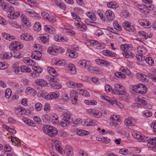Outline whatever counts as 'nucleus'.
Segmentation results:
<instances>
[{"mask_svg": "<svg viewBox=\"0 0 156 156\" xmlns=\"http://www.w3.org/2000/svg\"><path fill=\"white\" fill-rule=\"evenodd\" d=\"M43 131L47 135L51 136H54L57 134L56 128L49 125L44 126L43 128Z\"/></svg>", "mask_w": 156, "mask_h": 156, "instance_id": "f257e3e1", "label": "nucleus"}, {"mask_svg": "<svg viewBox=\"0 0 156 156\" xmlns=\"http://www.w3.org/2000/svg\"><path fill=\"white\" fill-rule=\"evenodd\" d=\"M133 90L135 92L141 94H144L147 91V88L144 84L139 83L133 87Z\"/></svg>", "mask_w": 156, "mask_h": 156, "instance_id": "f03ea898", "label": "nucleus"}, {"mask_svg": "<svg viewBox=\"0 0 156 156\" xmlns=\"http://www.w3.org/2000/svg\"><path fill=\"white\" fill-rule=\"evenodd\" d=\"M115 93L117 94L122 95H125L126 93V90L125 87L119 83L115 85Z\"/></svg>", "mask_w": 156, "mask_h": 156, "instance_id": "7ed1b4c3", "label": "nucleus"}, {"mask_svg": "<svg viewBox=\"0 0 156 156\" xmlns=\"http://www.w3.org/2000/svg\"><path fill=\"white\" fill-rule=\"evenodd\" d=\"M59 96V93L58 91L50 93L45 95L44 98L47 100H50L52 99H56Z\"/></svg>", "mask_w": 156, "mask_h": 156, "instance_id": "20e7f679", "label": "nucleus"}, {"mask_svg": "<svg viewBox=\"0 0 156 156\" xmlns=\"http://www.w3.org/2000/svg\"><path fill=\"white\" fill-rule=\"evenodd\" d=\"M70 97L71 101L73 104H77L78 94L77 92L74 90L71 91L70 94Z\"/></svg>", "mask_w": 156, "mask_h": 156, "instance_id": "39448f33", "label": "nucleus"}, {"mask_svg": "<svg viewBox=\"0 0 156 156\" xmlns=\"http://www.w3.org/2000/svg\"><path fill=\"white\" fill-rule=\"evenodd\" d=\"M2 8L5 11L8 12H13L14 10V9L13 6L10 5L7 3L3 2Z\"/></svg>", "mask_w": 156, "mask_h": 156, "instance_id": "423d86ee", "label": "nucleus"}, {"mask_svg": "<svg viewBox=\"0 0 156 156\" xmlns=\"http://www.w3.org/2000/svg\"><path fill=\"white\" fill-rule=\"evenodd\" d=\"M123 27L126 30L129 31H133L135 30V28L131 23L128 22H124L123 23Z\"/></svg>", "mask_w": 156, "mask_h": 156, "instance_id": "0eeeda50", "label": "nucleus"}, {"mask_svg": "<svg viewBox=\"0 0 156 156\" xmlns=\"http://www.w3.org/2000/svg\"><path fill=\"white\" fill-rule=\"evenodd\" d=\"M124 122L127 126H133L135 125L136 121L134 118L129 117L126 119Z\"/></svg>", "mask_w": 156, "mask_h": 156, "instance_id": "6e6552de", "label": "nucleus"}, {"mask_svg": "<svg viewBox=\"0 0 156 156\" xmlns=\"http://www.w3.org/2000/svg\"><path fill=\"white\" fill-rule=\"evenodd\" d=\"M119 116L113 115L111 116L110 118L111 126H115L118 124V122H120V120L119 119Z\"/></svg>", "mask_w": 156, "mask_h": 156, "instance_id": "1a4fd4ad", "label": "nucleus"}, {"mask_svg": "<svg viewBox=\"0 0 156 156\" xmlns=\"http://www.w3.org/2000/svg\"><path fill=\"white\" fill-rule=\"evenodd\" d=\"M147 142V146L149 148H152L156 146V137L150 138L148 140L146 139Z\"/></svg>", "mask_w": 156, "mask_h": 156, "instance_id": "9d476101", "label": "nucleus"}, {"mask_svg": "<svg viewBox=\"0 0 156 156\" xmlns=\"http://www.w3.org/2000/svg\"><path fill=\"white\" fill-rule=\"evenodd\" d=\"M42 55L41 52L38 51L33 52L31 54L32 58L36 60H40L42 58Z\"/></svg>", "mask_w": 156, "mask_h": 156, "instance_id": "9b49d317", "label": "nucleus"}, {"mask_svg": "<svg viewBox=\"0 0 156 156\" xmlns=\"http://www.w3.org/2000/svg\"><path fill=\"white\" fill-rule=\"evenodd\" d=\"M36 83L41 87H45L48 85L47 82L43 79H37L35 81Z\"/></svg>", "mask_w": 156, "mask_h": 156, "instance_id": "f8f14e48", "label": "nucleus"}, {"mask_svg": "<svg viewBox=\"0 0 156 156\" xmlns=\"http://www.w3.org/2000/svg\"><path fill=\"white\" fill-rule=\"evenodd\" d=\"M105 15L107 19L109 21H112L114 18L115 15L112 11L110 9L106 10Z\"/></svg>", "mask_w": 156, "mask_h": 156, "instance_id": "ddd939ff", "label": "nucleus"}, {"mask_svg": "<svg viewBox=\"0 0 156 156\" xmlns=\"http://www.w3.org/2000/svg\"><path fill=\"white\" fill-rule=\"evenodd\" d=\"M58 49L55 46L51 47L48 49L47 51L48 53L51 55H55L58 54Z\"/></svg>", "mask_w": 156, "mask_h": 156, "instance_id": "4468645a", "label": "nucleus"}, {"mask_svg": "<svg viewBox=\"0 0 156 156\" xmlns=\"http://www.w3.org/2000/svg\"><path fill=\"white\" fill-rule=\"evenodd\" d=\"M67 84L70 87L75 88L76 87H83V85L76 83L73 81H68L67 82Z\"/></svg>", "mask_w": 156, "mask_h": 156, "instance_id": "2eb2a0df", "label": "nucleus"}, {"mask_svg": "<svg viewBox=\"0 0 156 156\" xmlns=\"http://www.w3.org/2000/svg\"><path fill=\"white\" fill-rule=\"evenodd\" d=\"M133 136L134 138H136L138 140H141L142 142H145V136L142 134L139 133H135L133 134Z\"/></svg>", "mask_w": 156, "mask_h": 156, "instance_id": "dca6fc26", "label": "nucleus"}, {"mask_svg": "<svg viewBox=\"0 0 156 156\" xmlns=\"http://www.w3.org/2000/svg\"><path fill=\"white\" fill-rule=\"evenodd\" d=\"M20 37L21 40L26 41H30L32 39V36L29 33H23L20 35Z\"/></svg>", "mask_w": 156, "mask_h": 156, "instance_id": "f3484780", "label": "nucleus"}, {"mask_svg": "<svg viewBox=\"0 0 156 156\" xmlns=\"http://www.w3.org/2000/svg\"><path fill=\"white\" fill-rule=\"evenodd\" d=\"M102 53L103 55L107 56L116 57L117 56L115 53L109 50H103L102 51Z\"/></svg>", "mask_w": 156, "mask_h": 156, "instance_id": "a211bd4d", "label": "nucleus"}, {"mask_svg": "<svg viewBox=\"0 0 156 156\" xmlns=\"http://www.w3.org/2000/svg\"><path fill=\"white\" fill-rule=\"evenodd\" d=\"M23 62L27 65L31 66H34L35 65L34 61L29 58H25L23 59Z\"/></svg>", "mask_w": 156, "mask_h": 156, "instance_id": "6ab92c4d", "label": "nucleus"}, {"mask_svg": "<svg viewBox=\"0 0 156 156\" xmlns=\"http://www.w3.org/2000/svg\"><path fill=\"white\" fill-rule=\"evenodd\" d=\"M11 12L7 16L11 19H16L18 16H20V12L19 11H16L15 12Z\"/></svg>", "mask_w": 156, "mask_h": 156, "instance_id": "aec40b11", "label": "nucleus"}, {"mask_svg": "<svg viewBox=\"0 0 156 156\" xmlns=\"http://www.w3.org/2000/svg\"><path fill=\"white\" fill-rule=\"evenodd\" d=\"M52 141L53 143H54V144L55 145L56 149L58 151L62 154H64L65 153V151H62V148L59 145V141L58 140H53Z\"/></svg>", "mask_w": 156, "mask_h": 156, "instance_id": "412c9836", "label": "nucleus"}, {"mask_svg": "<svg viewBox=\"0 0 156 156\" xmlns=\"http://www.w3.org/2000/svg\"><path fill=\"white\" fill-rule=\"evenodd\" d=\"M66 54L67 56L72 58H75L77 56V54L76 51L71 50H68Z\"/></svg>", "mask_w": 156, "mask_h": 156, "instance_id": "4be33fe9", "label": "nucleus"}, {"mask_svg": "<svg viewBox=\"0 0 156 156\" xmlns=\"http://www.w3.org/2000/svg\"><path fill=\"white\" fill-rule=\"evenodd\" d=\"M90 69L89 72L91 73H102V69L96 67L92 66V67L90 68Z\"/></svg>", "mask_w": 156, "mask_h": 156, "instance_id": "5701e85b", "label": "nucleus"}, {"mask_svg": "<svg viewBox=\"0 0 156 156\" xmlns=\"http://www.w3.org/2000/svg\"><path fill=\"white\" fill-rule=\"evenodd\" d=\"M44 29L46 31L51 34H54L55 32V30L54 28L48 25L44 26Z\"/></svg>", "mask_w": 156, "mask_h": 156, "instance_id": "b1692460", "label": "nucleus"}, {"mask_svg": "<svg viewBox=\"0 0 156 156\" xmlns=\"http://www.w3.org/2000/svg\"><path fill=\"white\" fill-rule=\"evenodd\" d=\"M92 113V115L95 118H99L102 115V113L97 109H93Z\"/></svg>", "mask_w": 156, "mask_h": 156, "instance_id": "393cba45", "label": "nucleus"}, {"mask_svg": "<svg viewBox=\"0 0 156 156\" xmlns=\"http://www.w3.org/2000/svg\"><path fill=\"white\" fill-rule=\"evenodd\" d=\"M120 48L122 51H126L130 50L132 49V46L131 45L128 44H122L120 46Z\"/></svg>", "mask_w": 156, "mask_h": 156, "instance_id": "a878e982", "label": "nucleus"}, {"mask_svg": "<svg viewBox=\"0 0 156 156\" xmlns=\"http://www.w3.org/2000/svg\"><path fill=\"white\" fill-rule=\"evenodd\" d=\"M67 69L72 74H75L76 73L75 67L73 64H69L67 66Z\"/></svg>", "mask_w": 156, "mask_h": 156, "instance_id": "bb28decb", "label": "nucleus"}, {"mask_svg": "<svg viewBox=\"0 0 156 156\" xmlns=\"http://www.w3.org/2000/svg\"><path fill=\"white\" fill-rule=\"evenodd\" d=\"M2 35L4 39L9 41L14 40L15 38V37L14 36H11L7 33H3L2 34Z\"/></svg>", "mask_w": 156, "mask_h": 156, "instance_id": "cd10ccee", "label": "nucleus"}, {"mask_svg": "<svg viewBox=\"0 0 156 156\" xmlns=\"http://www.w3.org/2000/svg\"><path fill=\"white\" fill-rule=\"evenodd\" d=\"M55 4L58 6L60 8L65 9L66 6L65 4L62 2L61 0H54Z\"/></svg>", "mask_w": 156, "mask_h": 156, "instance_id": "c85d7f7f", "label": "nucleus"}, {"mask_svg": "<svg viewBox=\"0 0 156 156\" xmlns=\"http://www.w3.org/2000/svg\"><path fill=\"white\" fill-rule=\"evenodd\" d=\"M55 75H48L47 76V78L48 80L51 82H58L59 80L55 77Z\"/></svg>", "mask_w": 156, "mask_h": 156, "instance_id": "c756f323", "label": "nucleus"}, {"mask_svg": "<svg viewBox=\"0 0 156 156\" xmlns=\"http://www.w3.org/2000/svg\"><path fill=\"white\" fill-rule=\"evenodd\" d=\"M122 55L124 57L126 58H132L134 57V55L132 53L129 52H127L126 51H123L122 52Z\"/></svg>", "mask_w": 156, "mask_h": 156, "instance_id": "7c9ffc66", "label": "nucleus"}, {"mask_svg": "<svg viewBox=\"0 0 156 156\" xmlns=\"http://www.w3.org/2000/svg\"><path fill=\"white\" fill-rule=\"evenodd\" d=\"M63 119L71 122V120L70 114L69 112H66L63 114Z\"/></svg>", "mask_w": 156, "mask_h": 156, "instance_id": "2f4dec72", "label": "nucleus"}, {"mask_svg": "<svg viewBox=\"0 0 156 156\" xmlns=\"http://www.w3.org/2000/svg\"><path fill=\"white\" fill-rule=\"evenodd\" d=\"M77 134L80 136H84L88 135L90 133L88 131H86L83 129L78 130L76 133Z\"/></svg>", "mask_w": 156, "mask_h": 156, "instance_id": "473e14b6", "label": "nucleus"}, {"mask_svg": "<svg viewBox=\"0 0 156 156\" xmlns=\"http://www.w3.org/2000/svg\"><path fill=\"white\" fill-rule=\"evenodd\" d=\"M47 69L48 73L50 74V75H55V76H57L58 75L57 72L52 67H48Z\"/></svg>", "mask_w": 156, "mask_h": 156, "instance_id": "72a5a7b5", "label": "nucleus"}, {"mask_svg": "<svg viewBox=\"0 0 156 156\" xmlns=\"http://www.w3.org/2000/svg\"><path fill=\"white\" fill-rule=\"evenodd\" d=\"M136 77L137 78L140 80H147V76L146 75L143 74L142 73H137L136 74Z\"/></svg>", "mask_w": 156, "mask_h": 156, "instance_id": "f704fd0d", "label": "nucleus"}, {"mask_svg": "<svg viewBox=\"0 0 156 156\" xmlns=\"http://www.w3.org/2000/svg\"><path fill=\"white\" fill-rule=\"evenodd\" d=\"M136 101L137 104L140 105H146L147 104V102L146 101L140 98H136Z\"/></svg>", "mask_w": 156, "mask_h": 156, "instance_id": "c9c22d12", "label": "nucleus"}, {"mask_svg": "<svg viewBox=\"0 0 156 156\" xmlns=\"http://www.w3.org/2000/svg\"><path fill=\"white\" fill-rule=\"evenodd\" d=\"M108 7L112 8H116L118 7L119 5L116 2H111L107 4Z\"/></svg>", "mask_w": 156, "mask_h": 156, "instance_id": "e433bc0d", "label": "nucleus"}, {"mask_svg": "<svg viewBox=\"0 0 156 156\" xmlns=\"http://www.w3.org/2000/svg\"><path fill=\"white\" fill-rule=\"evenodd\" d=\"M21 72L24 73H29L31 72L30 69L26 66H22L20 68Z\"/></svg>", "mask_w": 156, "mask_h": 156, "instance_id": "4c0bfd02", "label": "nucleus"}, {"mask_svg": "<svg viewBox=\"0 0 156 156\" xmlns=\"http://www.w3.org/2000/svg\"><path fill=\"white\" fill-rule=\"evenodd\" d=\"M27 14L29 15L32 17L36 16L37 15V13L31 9H27L26 11Z\"/></svg>", "mask_w": 156, "mask_h": 156, "instance_id": "58836bf2", "label": "nucleus"}, {"mask_svg": "<svg viewBox=\"0 0 156 156\" xmlns=\"http://www.w3.org/2000/svg\"><path fill=\"white\" fill-rule=\"evenodd\" d=\"M78 90L80 91V94L83 96L87 97L89 96L90 95L89 93L86 90L80 89Z\"/></svg>", "mask_w": 156, "mask_h": 156, "instance_id": "ea45409f", "label": "nucleus"}, {"mask_svg": "<svg viewBox=\"0 0 156 156\" xmlns=\"http://www.w3.org/2000/svg\"><path fill=\"white\" fill-rule=\"evenodd\" d=\"M66 151L68 156H72L73 151L72 148L70 146H68L66 147Z\"/></svg>", "mask_w": 156, "mask_h": 156, "instance_id": "a19ab883", "label": "nucleus"}, {"mask_svg": "<svg viewBox=\"0 0 156 156\" xmlns=\"http://www.w3.org/2000/svg\"><path fill=\"white\" fill-rule=\"evenodd\" d=\"M87 16L92 20L93 21H95L96 20V17L94 14L90 12H87L86 13Z\"/></svg>", "mask_w": 156, "mask_h": 156, "instance_id": "79ce46f5", "label": "nucleus"}, {"mask_svg": "<svg viewBox=\"0 0 156 156\" xmlns=\"http://www.w3.org/2000/svg\"><path fill=\"white\" fill-rule=\"evenodd\" d=\"M24 108L23 107H19L16 109L15 112L16 114L22 115L24 112Z\"/></svg>", "mask_w": 156, "mask_h": 156, "instance_id": "37998d69", "label": "nucleus"}, {"mask_svg": "<svg viewBox=\"0 0 156 156\" xmlns=\"http://www.w3.org/2000/svg\"><path fill=\"white\" fill-rule=\"evenodd\" d=\"M71 122L67 120H66L64 119H63L61 121V125L63 127H66L69 126Z\"/></svg>", "mask_w": 156, "mask_h": 156, "instance_id": "c03bdc74", "label": "nucleus"}, {"mask_svg": "<svg viewBox=\"0 0 156 156\" xmlns=\"http://www.w3.org/2000/svg\"><path fill=\"white\" fill-rule=\"evenodd\" d=\"M145 61L150 66H153L154 64V60L151 57H147Z\"/></svg>", "mask_w": 156, "mask_h": 156, "instance_id": "a18cd8bd", "label": "nucleus"}, {"mask_svg": "<svg viewBox=\"0 0 156 156\" xmlns=\"http://www.w3.org/2000/svg\"><path fill=\"white\" fill-rule=\"evenodd\" d=\"M115 76L117 77L121 78H125L126 77V75L121 72H116L115 73Z\"/></svg>", "mask_w": 156, "mask_h": 156, "instance_id": "49530a36", "label": "nucleus"}, {"mask_svg": "<svg viewBox=\"0 0 156 156\" xmlns=\"http://www.w3.org/2000/svg\"><path fill=\"white\" fill-rule=\"evenodd\" d=\"M91 64L90 62L89 61H87L86 60L85 63H84V67L85 68H87L88 71L89 72V70L90 69L91 67H92Z\"/></svg>", "mask_w": 156, "mask_h": 156, "instance_id": "de8ad7c7", "label": "nucleus"}, {"mask_svg": "<svg viewBox=\"0 0 156 156\" xmlns=\"http://www.w3.org/2000/svg\"><path fill=\"white\" fill-rule=\"evenodd\" d=\"M41 29V23L38 22H36L35 24L34 30L37 31H40Z\"/></svg>", "mask_w": 156, "mask_h": 156, "instance_id": "09e8293b", "label": "nucleus"}, {"mask_svg": "<svg viewBox=\"0 0 156 156\" xmlns=\"http://www.w3.org/2000/svg\"><path fill=\"white\" fill-rule=\"evenodd\" d=\"M16 46L15 45V41H13L11 42L10 45H9V48L11 50L15 51L16 50Z\"/></svg>", "mask_w": 156, "mask_h": 156, "instance_id": "8fccbe9b", "label": "nucleus"}, {"mask_svg": "<svg viewBox=\"0 0 156 156\" xmlns=\"http://www.w3.org/2000/svg\"><path fill=\"white\" fill-rule=\"evenodd\" d=\"M12 93L11 90L9 88L6 90L5 92V97L7 98H9L10 96Z\"/></svg>", "mask_w": 156, "mask_h": 156, "instance_id": "3c124183", "label": "nucleus"}, {"mask_svg": "<svg viewBox=\"0 0 156 156\" xmlns=\"http://www.w3.org/2000/svg\"><path fill=\"white\" fill-rule=\"evenodd\" d=\"M138 34L140 36H143L145 39H146L149 37L148 34L144 31H139Z\"/></svg>", "mask_w": 156, "mask_h": 156, "instance_id": "603ef678", "label": "nucleus"}, {"mask_svg": "<svg viewBox=\"0 0 156 156\" xmlns=\"http://www.w3.org/2000/svg\"><path fill=\"white\" fill-rule=\"evenodd\" d=\"M95 34L96 36L99 37L104 35V33L101 29H98L95 31Z\"/></svg>", "mask_w": 156, "mask_h": 156, "instance_id": "864d4df0", "label": "nucleus"}, {"mask_svg": "<svg viewBox=\"0 0 156 156\" xmlns=\"http://www.w3.org/2000/svg\"><path fill=\"white\" fill-rule=\"evenodd\" d=\"M33 69L34 70V72L36 73H37V74L39 75L40 73L42 72V69L41 68H40L38 67L34 66L33 68Z\"/></svg>", "mask_w": 156, "mask_h": 156, "instance_id": "5fc2aeb1", "label": "nucleus"}, {"mask_svg": "<svg viewBox=\"0 0 156 156\" xmlns=\"http://www.w3.org/2000/svg\"><path fill=\"white\" fill-rule=\"evenodd\" d=\"M21 19L23 22L26 25H29V21L27 19L26 17L23 15H22L21 16Z\"/></svg>", "mask_w": 156, "mask_h": 156, "instance_id": "6e6d98bb", "label": "nucleus"}, {"mask_svg": "<svg viewBox=\"0 0 156 156\" xmlns=\"http://www.w3.org/2000/svg\"><path fill=\"white\" fill-rule=\"evenodd\" d=\"M15 42V45L16 46V51L22 48L23 47V45L21 43L19 42Z\"/></svg>", "mask_w": 156, "mask_h": 156, "instance_id": "4d7b16f0", "label": "nucleus"}, {"mask_svg": "<svg viewBox=\"0 0 156 156\" xmlns=\"http://www.w3.org/2000/svg\"><path fill=\"white\" fill-rule=\"evenodd\" d=\"M139 9L140 10L141 12H145L147 10V6L145 4L139 5L138 7Z\"/></svg>", "mask_w": 156, "mask_h": 156, "instance_id": "13d9d810", "label": "nucleus"}, {"mask_svg": "<svg viewBox=\"0 0 156 156\" xmlns=\"http://www.w3.org/2000/svg\"><path fill=\"white\" fill-rule=\"evenodd\" d=\"M152 114V112L148 110L145 111L143 113V116H145L146 117L151 116Z\"/></svg>", "mask_w": 156, "mask_h": 156, "instance_id": "bf43d9fd", "label": "nucleus"}, {"mask_svg": "<svg viewBox=\"0 0 156 156\" xmlns=\"http://www.w3.org/2000/svg\"><path fill=\"white\" fill-rule=\"evenodd\" d=\"M113 25L115 28L117 30H120L121 29V27L119 26L116 21L114 22Z\"/></svg>", "mask_w": 156, "mask_h": 156, "instance_id": "052dcab7", "label": "nucleus"}, {"mask_svg": "<svg viewBox=\"0 0 156 156\" xmlns=\"http://www.w3.org/2000/svg\"><path fill=\"white\" fill-rule=\"evenodd\" d=\"M47 20L51 23H53L56 21V18L52 15L49 16Z\"/></svg>", "mask_w": 156, "mask_h": 156, "instance_id": "680f3d73", "label": "nucleus"}, {"mask_svg": "<svg viewBox=\"0 0 156 156\" xmlns=\"http://www.w3.org/2000/svg\"><path fill=\"white\" fill-rule=\"evenodd\" d=\"M129 152L128 150L127 149L122 148L119 151V153L124 155H126Z\"/></svg>", "mask_w": 156, "mask_h": 156, "instance_id": "e2e57ef3", "label": "nucleus"}, {"mask_svg": "<svg viewBox=\"0 0 156 156\" xmlns=\"http://www.w3.org/2000/svg\"><path fill=\"white\" fill-rule=\"evenodd\" d=\"M69 100V97L66 94H65L62 95V100L63 102H67Z\"/></svg>", "mask_w": 156, "mask_h": 156, "instance_id": "0e129e2a", "label": "nucleus"}, {"mask_svg": "<svg viewBox=\"0 0 156 156\" xmlns=\"http://www.w3.org/2000/svg\"><path fill=\"white\" fill-rule=\"evenodd\" d=\"M35 108L38 111H40L41 110L42 108V104L40 103H37L35 105Z\"/></svg>", "mask_w": 156, "mask_h": 156, "instance_id": "69168bd1", "label": "nucleus"}, {"mask_svg": "<svg viewBox=\"0 0 156 156\" xmlns=\"http://www.w3.org/2000/svg\"><path fill=\"white\" fill-rule=\"evenodd\" d=\"M100 65L105 66H109L110 65V63L106 60L101 59Z\"/></svg>", "mask_w": 156, "mask_h": 156, "instance_id": "338daca9", "label": "nucleus"}, {"mask_svg": "<svg viewBox=\"0 0 156 156\" xmlns=\"http://www.w3.org/2000/svg\"><path fill=\"white\" fill-rule=\"evenodd\" d=\"M8 67V65L5 64L4 62H0V69H3Z\"/></svg>", "mask_w": 156, "mask_h": 156, "instance_id": "774afa93", "label": "nucleus"}]
</instances>
